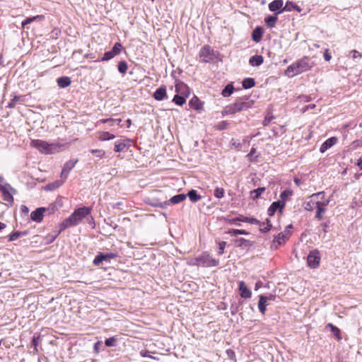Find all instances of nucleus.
Wrapping results in <instances>:
<instances>
[{
  "label": "nucleus",
  "mask_w": 362,
  "mask_h": 362,
  "mask_svg": "<svg viewBox=\"0 0 362 362\" xmlns=\"http://www.w3.org/2000/svg\"><path fill=\"white\" fill-rule=\"evenodd\" d=\"M326 327H329L330 329L331 332L336 337L338 341H340L341 339V332L338 327H335L332 323H328Z\"/></svg>",
  "instance_id": "nucleus-27"
},
{
  "label": "nucleus",
  "mask_w": 362,
  "mask_h": 362,
  "mask_svg": "<svg viewBox=\"0 0 362 362\" xmlns=\"http://www.w3.org/2000/svg\"><path fill=\"white\" fill-rule=\"evenodd\" d=\"M65 180L64 179H62L61 180H57L54 182L49 183L46 186V189L49 190H54L59 187Z\"/></svg>",
  "instance_id": "nucleus-33"
},
{
  "label": "nucleus",
  "mask_w": 362,
  "mask_h": 362,
  "mask_svg": "<svg viewBox=\"0 0 362 362\" xmlns=\"http://www.w3.org/2000/svg\"><path fill=\"white\" fill-rule=\"evenodd\" d=\"M264 297L267 298V303H269V301L273 300L274 301L276 298V296L273 294H269V296H264Z\"/></svg>",
  "instance_id": "nucleus-62"
},
{
  "label": "nucleus",
  "mask_w": 362,
  "mask_h": 362,
  "mask_svg": "<svg viewBox=\"0 0 362 362\" xmlns=\"http://www.w3.org/2000/svg\"><path fill=\"white\" fill-rule=\"evenodd\" d=\"M20 99L19 97L18 96H15L12 100L11 101L8 103V107H10V108H12V107H14L17 101H18Z\"/></svg>",
  "instance_id": "nucleus-60"
},
{
  "label": "nucleus",
  "mask_w": 362,
  "mask_h": 362,
  "mask_svg": "<svg viewBox=\"0 0 362 362\" xmlns=\"http://www.w3.org/2000/svg\"><path fill=\"white\" fill-rule=\"evenodd\" d=\"M187 197L185 194H179L173 196L169 200L166 201L167 206L170 204H177L183 202Z\"/></svg>",
  "instance_id": "nucleus-19"
},
{
  "label": "nucleus",
  "mask_w": 362,
  "mask_h": 362,
  "mask_svg": "<svg viewBox=\"0 0 362 362\" xmlns=\"http://www.w3.org/2000/svg\"><path fill=\"white\" fill-rule=\"evenodd\" d=\"M265 224H266V227H265V228H260V229H259V230H260V231H261V232H262V233H267V232H268L269 230H271L272 226V223H271V221H270L269 218H267V219L266 220V223H265Z\"/></svg>",
  "instance_id": "nucleus-52"
},
{
  "label": "nucleus",
  "mask_w": 362,
  "mask_h": 362,
  "mask_svg": "<svg viewBox=\"0 0 362 362\" xmlns=\"http://www.w3.org/2000/svg\"><path fill=\"white\" fill-rule=\"evenodd\" d=\"M269 305V303H267V298L264 297V296L261 295L259 297V302H258V308L262 314H264L266 311V306Z\"/></svg>",
  "instance_id": "nucleus-24"
},
{
  "label": "nucleus",
  "mask_w": 362,
  "mask_h": 362,
  "mask_svg": "<svg viewBox=\"0 0 362 362\" xmlns=\"http://www.w3.org/2000/svg\"><path fill=\"white\" fill-rule=\"evenodd\" d=\"M175 91L177 93L187 98L189 95V88L182 82H179L175 85Z\"/></svg>",
  "instance_id": "nucleus-14"
},
{
  "label": "nucleus",
  "mask_w": 362,
  "mask_h": 362,
  "mask_svg": "<svg viewBox=\"0 0 362 362\" xmlns=\"http://www.w3.org/2000/svg\"><path fill=\"white\" fill-rule=\"evenodd\" d=\"M337 141V138L332 136L327 139L320 146V151L325 153L328 148H331Z\"/></svg>",
  "instance_id": "nucleus-16"
},
{
  "label": "nucleus",
  "mask_w": 362,
  "mask_h": 362,
  "mask_svg": "<svg viewBox=\"0 0 362 362\" xmlns=\"http://www.w3.org/2000/svg\"><path fill=\"white\" fill-rule=\"evenodd\" d=\"M239 290L240 291V296L243 298H249L251 297L252 293L249 288H247L244 281L239 282Z\"/></svg>",
  "instance_id": "nucleus-18"
},
{
  "label": "nucleus",
  "mask_w": 362,
  "mask_h": 362,
  "mask_svg": "<svg viewBox=\"0 0 362 362\" xmlns=\"http://www.w3.org/2000/svg\"><path fill=\"white\" fill-rule=\"evenodd\" d=\"M187 196L192 202H197L201 199V196L197 194L195 189H191L188 192Z\"/></svg>",
  "instance_id": "nucleus-29"
},
{
  "label": "nucleus",
  "mask_w": 362,
  "mask_h": 362,
  "mask_svg": "<svg viewBox=\"0 0 362 362\" xmlns=\"http://www.w3.org/2000/svg\"><path fill=\"white\" fill-rule=\"evenodd\" d=\"M236 243H237V246L238 247H251L253 245L254 243L250 241V240H246L243 238H240L238 240H236Z\"/></svg>",
  "instance_id": "nucleus-31"
},
{
  "label": "nucleus",
  "mask_w": 362,
  "mask_h": 362,
  "mask_svg": "<svg viewBox=\"0 0 362 362\" xmlns=\"http://www.w3.org/2000/svg\"><path fill=\"white\" fill-rule=\"evenodd\" d=\"M115 137L114 134H110L108 132H103L100 134L98 138L100 141H108L113 139Z\"/></svg>",
  "instance_id": "nucleus-37"
},
{
  "label": "nucleus",
  "mask_w": 362,
  "mask_h": 362,
  "mask_svg": "<svg viewBox=\"0 0 362 362\" xmlns=\"http://www.w3.org/2000/svg\"><path fill=\"white\" fill-rule=\"evenodd\" d=\"M264 62V58L262 55H254L249 59V64L252 66H260Z\"/></svg>",
  "instance_id": "nucleus-21"
},
{
  "label": "nucleus",
  "mask_w": 362,
  "mask_h": 362,
  "mask_svg": "<svg viewBox=\"0 0 362 362\" xmlns=\"http://www.w3.org/2000/svg\"><path fill=\"white\" fill-rule=\"evenodd\" d=\"M272 115H267L265 116L264 119L263 120V125L267 126L271 122L272 119H273Z\"/></svg>",
  "instance_id": "nucleus-58"
},
{
  "label": "nucleus",
  "mask_w": 362,
  "mask_h": 362,
  "mask_svg": "<svg viewBox=\"0 0 362 362\" xmlns=\"http://www.w3.org/2000/svg\"><path fill=\"white\" fill-rule=\"evenodd\" d=\"M231 236H237L238 235H248L249 233L245 230L231 229L228 232Z\"/></svg>",
  "instance_id": "nucleus-40"
},
{
  "label": "nucleus",
  "mask_w": 362,
  "mask_h": 362,
  "mask_svg": "<svg viewBox=\"0 0 362 362\" xmlns=\"http://www.w3.org/2000/svg\"><path fill=\"white\" fill-rule=\"evenodd\" d=\"M230 145L237 150H240V148H242V144L238 141L235 140L234 139H231Z\"/></svg>",
  "instance_id": "nucleus-55"
},
{
  "label": "nucleus",
  "mask_w": 362,
  "mask_h": 362,
  "mask_svg": "<svg viewBox=\"0 0 362 362\" xmlns=\"http://www.w3.org/2000/svg\"><path fill=\"white\" fill-rule=\"evenodd\" d=\"M256 148H252L250 153L247 155V158H248V160L250 161V162H255L257 160V156H256Z\"/></svg>",
  "instance_id": "nucleus-42"
},
{
  "label": "nucleus",
  "mask_w": 362,
  "mask_h": 362,
  "mask_svg": "<svg viewBox=\"0 0 362 362\" xmlns=\"http://www.w3.org/2000/svg\"><path fill=\"white\" fill-rule=\"evenodd\" d=\"M21 211L23 214H27L29 212V209L25 205H22L21 207Z\"/></svg>",
  "instance_id": "nucleus-64"
},
{
  "label": "nucleus",
  "mask_w": 362,
  "mask_h": 362,
  "mask_svg": "<svg viewBox=\"0 0 362 362\" xmlns=\"http://www.w3.org/2000/svg\"><path fill=\"white\" fill-rule=\"evenodd\" d=\"M329 203V199H325L322 201H316L315 204L316 206H320L321 208H325V206H327Z\"/></svg>",
  "instance_id": "nucleus-53"
},
{
  "label": "nucleus",
  "mask_w": 362,
  "mask_h": 362,
  "mask_svg": "<svg viewBox=\"0 0 362 362\" xmlns=\"http://www.w3.org/2000/svg\"><path fill=\"white\" fill-rule=\"evenodd\" d=\"M128 69L127 64L125 61H121L118 64V71L119 73L124 74L127 72Z\"/></svg>",
  "instance_id": "nucleus-41"
},
{
  "label": "nucleus",
  "mask_w": 362,
  "mask_h": 362,
  "mask_svg": "<svg viewBox=\"0 0 362 362\" xmlns=\"http://www.w3.org/2000/svg\"><path fill=\"white\" fill-rule=\"evenodd\" d=\"M126 148H127V145L124 141L120 140L115 141L114 147V151L115 152H122L124 151Z\"/></svg>",
  "instance_id": "nucleus-26"
},
{
  "label": "nucleus",
  "mask_w": 362,
  "mask_h": 362,
  "mask_svg": "<svg viewBox=\"0 0 362 362\" xmlns=\"http://www.w3.org/2000/svg\"><path fill=\"white\" fill-rule=\"evenodd\" d=\"M90 152L95 155V156L100 158H103L105 154V151L103 149H92Z\"/></svg>",
  "instance_id": "nucleus-48"
},
{
  "label": "nucleus",
  "mask_w": 362,
  "mask_h": 362,
  "mask_svg": "<svg viewBox=\"0 0 362 362\" xmlns=\"http://www.w3.org/2000/svg\"><path fill=\"white\" fill-rule=\"evenodd\" d=\"M118 256L117 252H100L93 259V264L95 266H99L103 261L110 262L111 259H114Z\"/></svg>",
  "instance_id": "nucleus-9"
},
{
  "label": "nucleus",
  "mask_w": 362,
  "mask_h": 362,
  "mask_svg": "<svg viewBox=\"0 0 362 362\" xmlns=\"http://www.w3.org/2000/svg\"><path fill=\"white\" fill-rule=\"evenodd\" d=\"M247 223L258 225L259 227H262V225H264V222H261L255 218H248Z\"/></svg>",
  "instance_id": "nucleus-51"
},
{
  "label": "nucleus",
  "mask_w": 362,
  "mask_h": 362,
  "mask_svg": "<svg viewBox=\"0 0 362 362\" xmlns=\"http://www.w3.org/2000/svg\"><path fill=\"white\" fill-rule=\"evenodd\" d=\"M117 339L115 337L108 338L105 339V344L106 346L110 347V346H115L116 345V341Z\"/></svg>",
  "instance_id": "nucleus-47"
},
{
  "label": "nucleus",
  "mask_w": 362,
  "mask_h": 362,
  "mask_svg": "<svg viewBox=\"0 0 362 362\" xmlns=\"http://www.w3.org/2000/svg\"><path fill=\"white\" fill-rule=\"evenodd\" d=\"M43 18L42 16H33V17H30V18H27L25 20H24L21 25H22V27L23 28H25V25L34 22L35 21H36L37 19L38 18H40L42 19Z\"/></svg>",
  "instance_id": "nucleus-38"
},
{
  "label": "nucleus",
  "mask_w": 362,
  "mask_h": 362,
  "mask_svg": "<svg viewBox=\"0 0 362 362\" xmlns=\"http://www.w3.org/2000/svg\"><path fill=\"white\" fill-rule=\"evenodd\" d=\"M54 211V206H52L50 209V207L45 208V207H40L37 208L36 210L33 211L30 214V219L33 221L40 223L44 217V214L46 211H49V213H52Z\"/></svg>",
  "instance_id": "nucleus-6"
},
{
  "label": "nucleus",
  "mask_w": 362,
  "mask_h": 362,
  "mask_svg": "<svg viewBox=\"0 0 362 362\" xmlns=\"http://www.w3.org/2000/svg\"><path fill=\"white\" fill-rule=\"evenodd\" d=\"M282 0H274L269 4V8L271 11L275 12L281 10L283 8Z\"/></svg>",
  "instance_id": "nucleus-22"
},
{
  "label": "nucleus",
  "mask_w": 362,
  "mask_h": 362,
  "mask_svg": "<svg viewBox=\"0 0 362 362\" xmlns=\"http://www.w3.org/2000/svg\"><path fill=\"white\" fill-rule=\"evenodd\" d=\"M285 206V204L284 202H281L280 200L277 202H274L267 210V214L269 216H272L274 215L275 212L279 210V212H281L282 209Z\"/></svg>",
  "instance_id": "nucleus-13"
},
{
  "label": "nucleus",
  "mask_w": 362,
  "mask_h": 362,
  "mask_svg": "<svg viewBox=\"0 0 362 362\" xmlns=\"http://www.w3.org/2000/svg\"><path fill=\"white\" fill-rule=\"evenodd\" d=\"M57 84L60 88H66L68 87L71 83V81L69 77L68 76H62L57 78Z\"/></svg>",
  "instance_id": "nucleus-25"
},
{
  "label": "nucleus",
  "mask_w": 362,
  "mask_h": 362,
  "mask_svg": "<svg viewBox=\"0 0 362 362\" xmlns=\"http://www.w3.org/2000/svg\"><path fill=\"white\" fill-rule=\"evenodd\" d=\"M226 243L225 241H222V242H219L218 243V255H222L224 252V249L226 247Z\"/></svg>",
  "instance_id": "nucleus-56"
},
{
  "label": "nucleus",
  "mask_w": 362,
  "mask_h": 362,
  "mask_svg": "<svg viewBox=\"0 0 362 362\" xmlns=\"http://www.w3.org/2000/svg\"><path fill=\"white\" fill-rule=\"evenodd\" d=\"M153 98L155 100L160 101L165 98H168L166 88L163 86L159 87L153 93Z\"/></svg>",
  "instance_id": "nucleus-15"
},
{
  "label": "nucleus",
  "mask_w": 362,
  "mask_h": 362,
  "mask_svg": "<svg viewBox=\"0 0 362 362\" xmlns=\"http://www.w3.org/2000/svg\"><path fill=\"white\" fill-rule=\"evenodd\" d=\"M186 101V98L177 93L173 98V102L177 105H182Z\"/></svg>",
  "instance_id": "nucleus-34"
},
{
  "label": "nucleus",
  "mask_w": 362,
  "mask_h": 362,
  "mask_svg": "<svg viewBox=\"0 0 362 362\" xmlns=\"http://www.w3.org/2000/svg\"><path fill=\"white\" fill-rule=\"evenodd\" d=\"M298 69L296 66V62H295L287 67L286 70L285 71V74L288 77H293L294 76L300 74Z\"/></svg>",
  "instance_id": "nucleus-20"
},
{
  "label": "nucleus",
  "mask_w": 362,
  "mask_h": 362,
  "mask_svg": "<svg viewBox=\"0 0 362 362\" xmlns=\"http://www.w3.org/2000/svg\"><path fill=\"white\" fill-rule=\"evenodd\" d=\"M313 66V62L310 58L304 57L301 59L296 62V66L298 69V71L300 74L305 72L311 69Z\"/></svg>",
  "instance_id": "nucleus-8"
},
{
  "label": "nucleus",
  "mask_w": 362,
  "mask_h": 362,
  "mask_svg": "<svg viewBox=\"0 0 362 362\" xmlns=\"http://www.w3.org/2000/svg\"><path fill=\"white\" fill-rule=\"evenodd\" d=\"M227 221L228 222V223L231 224V225H237V226H240V224L238 223V218L236 217V218H228L227 219Z\"/></svg>",
  "instance_id": "nucleus-61"
},
{
  "label": "nucleus",
  "mask_w": 362,
  "mask_h": 362,
  "mask_svg": "<svg viewBox=\"0 0 362 362\" xmlns=\"http://www.w3.org/2000/svg\"><path fill=\"white\" fill-rule=\"evenodd\" d=\"M286 239L287 238H286L284 233H279L276 236L274 237L272 247L275 249H277L279 246L285 243Z\"/></svg>",
  "instance_id": "nucleus-17"
},
{
  "label": "nucleus",
  "mask_w": 362,
  "mask_h": 362,
  "mask_svg": "<svg viewBox=\"0 0 362 362\" xmlns=\"http://www.w3.org/2000/svg\"><path fill=\"white\" fill-rule=\"evenodd\" d=\"M317 208V212L315 214V218L318 220H321L322 218V214L325 212V208H321L320 206H316Z\"/></svg>",
  "instance_id": "nucleus-50"
},
{
  "label": "nucleus",
  "mask_w": 362,
  "mask_h": 362,
  "mask_svg": "<svg viewBox=\"0 0 362 362\" xmlns=\"http://www.w3.org/2000/svg\"><path fill=\"white\" fill-rule=\"evenodd\" d=\"M292 195V191L290 189H286L283 191L280 194L281 202H286L287 197Z\"/></svg>",
  "instance_id": "nucleus-43"
},
{
  "label": "nucleus",
  "mask_w": 362,
  "mask_h": 362,
  "mask_svg": "<svg viewBox=\"0 0 362 362\" xmlns=\"http://www.w3.org/2000/svg\"><path fill=\"white\" fill-rule=\"evenodd\" d=\"M225 190L221 187H216L214 190V196L218 199H221L224 197Z\"/></svg>",
  "instance_id": "nucleus-44"
},
{
  "label": "nucleus",
  "mask_w": 362,
  "mask_h": 362,
  "mask_svg": "<svg viewBox=\"0 0 362 362\" xmlns=\"http://www.w3.org/2000/svg\"><path fill=\"white\" fill-rule=\"evenodd\" d=\"M91 209L90 207H81L76 209L67 218H66L63 225L64 228H69L78 225L83 218L90 214Z\"/></svg>",
  "instance_id": "nucleus-2"
},
{
  "label": "nucleus",
  "mask_w": 362,
  "mask_h": 362,
  "mask_svg": "<svg viewBox=\"0 0 362 362\" xmlns=\"http://www.w3.org/2000/svg\"><path fill=\"white\" fill-rule=\"evenodd\" d=\"M255 80L252 78H246L242 82V86L245 89L251 88L255 86Z\"/></svg>",
  "instance_id": "nucleus-32"
},
{
  "label": "nucleus",
  "mask_w": 362,
  "mask_h": 362,
  "mask_svg": "<svg viewBox=\"0 0 362 362\" xmlns=\"http://www.w3.org/2000/svg\"><path fill=\"white\" fill-rule=\"evenodd\" d=\"M324 195H325L324 192H320L318 193L313 194L310 197L311 200L304 203V209L306 211H313L314 209V208L316 207L315 202H314L315 200V199L320 198L321 199H323Z\"/></svg>",
  "instance_id": "nucleus-11"
},
{
  "label": "nucleus",
  "mask_w": 362,
  "mask_h": 362,
  "mask_svg": "<svg viewBox=\"0 0 362 362\" xmlns=\"http://www.w3.org/2000/svg\"><path fill=\"white\" fill-rule=\"evenodd\" d=\"M0 190L2 192L3 199L7 202L6 205L8 207L11 206L13 203V194L16 193V190L8 183L0 185Z\"/></svg>",
  "instance_id": "nucleus-5"
},
{
  "label": "nucleus",
  "mask_w": 362,
  "mask_h": 362,
  "mask_svg": "<svg viewBox=\"0 0 362 362\" xmlns=\"http://www.w3.org/2000/svg\"><path fill=\"white\" fill-rule=\"evenodd\" d=\"M320 258V254L317 250H311L307 257L308 265L313 269L317 267Z\"/></svg>",
  "instance_id": "nucleus-7"
},
{
  "label": "nucleus",
  "mask_w": 362,
  "mask_h": 362,
  "mask_svg": "<svg viewBox=\"0 0 362 362\" xmlns=\"http://www.w3.org/2000/svg\"><path fill=\"white\" fill-rule=\"evenodd\" d=\"M151 205L153 206L160 207L161 209H165L167 206L166 201L164 202H156L155 203H152Z\"/></svg>",
  "instance_id": "nucleus-57"
},
{
  "label": "nucleus",
  "mask_w": 362,
  "mask_h": 362,
  "mask_svg": "<svg viewBox=\"0 0 362 362\" xmlns=\"http://www.w3.org/2000/svg\"><path fill=\"white\" fill-rule=\"evenodd\" d=\"M122 49V44L120 42H116L114 45L112 50V52H114L115 54V55H117L121 52Z\"/></svg>",
  "instance_id": "nucleus-49"
},
{
  "label": "nucleus",
  "mask_w": 362,
  "mask_h": 362,
  "mask_svg": "<svg viewBox=\"0 0 362 362\" xmlns=\"http://www.w3.org/2000/svg\"><path fill=\"white\" fill-rule=\"evenodd\" d=\"M30 145L39 150L41 153L45 154H52L58 151L60 146L57 144L52 143L49 144L45 141L40 139H34L31 141Z\"/></svg>",
  "instance_id": "nucleus-3"
},
{
  "label": "nucleus",
  "mask_w": 362,
  "mask_h": 362,
  "mask_svg": "<svg viewBox=\"0 0 362 362\" xmlns=\"http://www.w3.org/2000/svg\"><path fill=\"white\" fill-rule=\"evenodd\" d=\"M199 57L202 62L207 63L213 59V51L209 45H204L200 50Z\"/></svg>",
  "instance_id": "nucleus-10"
},
{
  "label": "nucleus",
  "mask_w": 362,
  "mask_h": 362,
  "mask_svg": "<svg viewBox=\"0 0 362 362\" xmlns=\"http://www.w3.org/2000/svg\"><path fill=\"white\" fill-rule=\"evenodd\" d=\"M234 88L232 84H228L222 90V95L223 97L230 96L233 92Z\"/></svg>",
  "instance_id": "nucleus-36"
},
{
  "label": "nucleus",
  "mask_w": 362,
  "mask_h": 362,
  "mask_svg": "<svg viewBox=\"0 0 362 362\" xmlns=\"http://www.w3.org/2000/svg\"><path fill=\"white\" fill-rule=\"evenodd\" d=\"M229 124H230L229 122L223 120V121L218 122L217 124H216L215 129L216 130H219V131L227 129L229 127Z\"/></svg>",
  "instance_id": "nucleus-39"
},
{
  "label": "nucleus",
  "mask_w": 362,
  "mask_h": 362,
  "mask_svg": "<svg viewBox=\"0 0 362 362\" xmlns=\"http://www.w3.org/2000/svg\"><path fill=\"white\" fill-rule=\"evenodd\" d=\"M78 160H70L65 163L64 167L62 168V171L61 173V178L66 180L69 176V172L75 167Z\"/></svg>",
  "instance_id": "nucleus-12"
},
{
  "label": "nucleus",
  "mask_w": 362,
  "mask_h": 362,
  "mask_svg": "<svg viewBox=\"0 0 362 362\" xmlns=\"http://www.w3.org/2000/svg\"><path fill=\"white\" fill-rule=\"evenodd\" d=\"M198 101V99L197 98H192L190 101H189V105L192 107H194V109L196 110H199L201 108V106L199 105L198 104H197Z\"/></svg>",
  "instance_id": "nucleus-54"
},
{
  "label": "nucleus",
  "mask_w": 362,
  "mask_h": 362,
  "mask_svg": "<svg viewBox=\"0 0 362 362\" xmlns=\"http://www.w3.org/2000/svg\"><path fill=\"white\" fill-rule=\"evenodd\" d=\"M263 35V29L262 27H257L254 29L252 34V40L258 42L261 40Z\"/></svg>",
  "instance_id": "nucleus-23"
},
{
  "label": "nucleus",
  "mask_w": 362,
  "mask_h": 362,
  "mask_svg": "<svg viewBox=\"0 0 362 362\" xmlns=\"http://www.w3.org/2000/svg\"><path fill=\"white\" fill-rule=\"evenodd\" d=\"M40 339V337H35L34 336L32 339V344L34 347V349L35 351H37V346L38 345V340Z\"/></svg>",
  "instance_id": "nucleus-59"
},
{
  "label": "nucleus",
  "mask_w": 362,
  "mask_h": 362,
  "mask_svg": "<svg viewBox=\"0 0 362 362\" xmlns=\"http://www.w3.org/2000/svg\"><path fill=\"white\" fill-rule=\"evenodd\" d=\"M296 8V4L292 1H287L285 6L281 8V10L276 12V14L281 13L284 11H292Z\"/></svg>",
  "instance_id": "nucleus-28"
},
{
  "label": "nucleus",
  "mask_w": 362,
  "mask_h": 362,
  "mask_svg": "<svg viewBox=\"0 0 362 362\" xmlns=\"http://www.w3.org/2000/svg\"><path fill=\"white\" fill-rule=\"evenodd\" d=\"M116 55L114 52H112V50L106 52L104 53L103 57L101 59V61H108L113 57H115Z\"/></svg>",
  "instance_id": "nucleus-45"
},
{
  "label": "nucleus",
  "mask_w": 362,
  "mask_h": 362,
  "mask_svg": "<svg viewBox=\"0 0 362 362\" xmlns=\"http://www.w3.org/2000/svg\"><path fill=\"white\" fill-rule=\"evenodd\" d=\"M351 53L353 54V58L354 59L361 57V53L356 50H352Z\"/></svg>",
  "instance_id": "nucleus-63"
},
{
  "label": "nucleus",
  "mask_w": 362,
  "mask_h": 362,
  "mask_svg": "<svg viewBox=\"0 0 362 362\" xmlns=\"http://www.w3.org/2000/svg\"><path fill=\"white\" fill-rule=\"evenodd\" d=\"M28 234L27 231H14L8 236V241L12 242L17 240L21 236H25Z\"/></svg>",
  "instance_id": "nucleus-30"
},
{
  "label": "nucleus",
  "mask_w": 362,
  "mask_h": 362,
  "mask_svg": "<svg viewBox=\"0 0 362 362\" xmlns=\"http://www.w3.org/2000/svg\"><path fill=\"white\" fill-rule=\"evenodd\" d=\"M193 261V264L204 267H216L219 264L218 259L212 258L207 253H203L202 255L194 258Z\"/></svg>",
  "instance_id": "nucleus-4"
},
{
  "label": "nucleus",
  "mask_w": 362,
  "mask_h": 362,
  "mask_svg": "<svg viewBox=\"0 0 362 362\" xmlns=\"http://www.w3.org/2000/svg\"><path fill=\"white\" fill-rule=\"evenodd\" d=\"M265 191L264 187H259L256 189H254L251 192L252 194H255L253 199H257L260 197V195Z\"/></svg>",
  "instance_id": "nucleus-46"
},
{
  "label": "nucleus",
  "mask_w": 362,
  "mask_h": 362,
  "mask_svg": "<svg viewBox=\"0 0 362 362\" xmlns=\"http://www.w3.org/2000/svg\"><path fill=\"white\" fill-rule=\"evenodd\" d=\"M252 100H249L248 98H239L234 103L226 106L222 110L221 115L223 116L234 115L237 112L247 110L252 107Z\"/></svg>",
  "instance_id": "nucleus-1"
},
{
  "label": "nucleus",
  "mask_w": 362,
  "mask_h": 362,
  "mask_svg": "<svg viewBox=\"0 0 362 362\" xmlns=\"http://www.w3.org/2000/svg\"><path fill=\"white\" fill-rule=\"evenodd\" d=\"M264 21L267 27L272 28L275 26L276 22L277 21V17L269 16L267 17Z\"/></svg>",
  "instance_id": "nucleus-35"
}]
</instances>
